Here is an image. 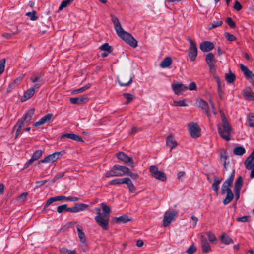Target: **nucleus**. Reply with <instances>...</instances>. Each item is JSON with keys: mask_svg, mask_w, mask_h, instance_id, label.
I'll return each instance as SVG.
<instances>
[{"mask_svg": "<svg viewBox=\"0 0 254 254\" xmlns=\"http://www.w3.org/2000/svg\"><path fill=\"white\" fill-rule=\"evenodd\" d=\"M110 16L117 35L131 47H136L137 46V41L130 33L124 31L122 27L119 19L113 14H111Z\"/></svg>", "mask_w": 254, "mask_h": 254, "instance_id": "nucleus-1", "label": "nucleus"}, {"mask_svg": "<svg viewBox=\"0 0 254 254\" xmlns=\"http://www.w3.org/2000/svg\"><path fill=\"white\" fill-rule=\"evenodd\" d=\"M102 209L103 215L102 216L101 210L99 208H95L97 215L95 217L96 222L103 229L107 230L108 229L110 215L111 211L109 206L104 203L100 204Z\"/></svg>", "mask_w": 254, "mask_h": 254, "instance_id": "nucleus-2", "label": "nucleus"}, {"mask_svg": "<svg viewBox=\"0 0 254 254\" xmlns=\"http://www.w3.org/2000/svg\"><path fill=\"white\" fill-rule=\"evenodd\" d=\"M220 112L223 123L217 125L218 133L221 138L228 141L231 140L232 128L224 112L221 111Z\"/></svg>", "mask_w": 254, "mask_h": 254, "instance_id": "nucleus-3", "label": "nucleus"}, {"mask_svg": "<svg viewBox=\"0 0 254 254\" xmlns=\"http://www.w3.org/2000/svg\"><path fill=\"white\" fill-rule=\"evenodd\" d=\"M235 173V170H233L229 177L224 181L222 186L221 193L224 194L225 193H227V196L223 201L225 205L229 204L234 198V194L231 190V187L232 186L233 183Z\"/></svg>", "mask_w": 254, "mask_h": 254, "instance_id": "nucleus-4", "label": "nucleus"}, {"mask_svg": "<svg viewBox=\"0 0 254 254\" xmlns=\"http://www.w3.org/2000/svg\"><path fill=\"white\" fill-rule=\"evenodd\" d=\"M35 112L34 108H31L25 114L24 116L22 118L19 119L16 124L13 127V130L16 129V133L15 136V139H16L19 134L21 133L22 128L23 127L25 124V122H29L32 119Z\"/></svg>", "mask_w": 254, "mask_h": 254, "instance_id": "nucleus-5", "label": "nucleus"}, {"mask_svg": "<svg viewBox=\"0 0 254 254\" xmlns=\"http://www.w3.org/2000/svg\"><path fill=\"white\" fill-rule=\"evenodd\" d=\"M128 171V168L127 167L115 164L111 170L106 172L105 176L107 178L122 176L126 174Z\"/></svg>", "mask_w": 254, "mask_h": 254, "instance_id": "nucleus-6", "label": "nucleus"}, {"mask_svg": "<svg viewBox=\"0 0 254 254\" xmlns=\"http://www.w3.org/2000/svg\"><path fill=\"white\" fill-rule=\"evenodd\" d=\"M205 61L209 67V72L211 75H214L216 72V60L214 54L208 53L206 55Z\"/></svg>", "mask_w": 254, "mask_h": 254, "instance_id": "nucleus-7", "label": "nucleus"}, {"mask_svg": "<svg viewBox=\"0 0 254 254\" xmlns=\"http://www.w3.org/2000/svg\"><path fill=\"white\" fill-rule=\"evenodd\" d=\"M178 212L175 211H167L164 214V218L163 220V225L164 227L168 226L172 221L175 220L178 216Z\"/></svg>", "mask_w": 254, "mask_h": 254, "instance_id": "nucleus-8", "label": "nucleus"}, {"mask_svg": "<svg viewBox=\"0 0 254 254\" xmlns=\"http://www.w3.org/2000/svg\"><path fill=\"white\" fill-rule=\"evenodd\" d=\"M149 171L152 176L156 179L164 182L167 180L166 176L164 172L158 170V168L154 165H152L149 168Z\"/></svg>", "mask_w": 254, "mask_h": 254, "instance_id": "nucleus-9", "label": "nucleus"}, {"mask_svg": "<svg viewBox=\"0 0 254 254\" xmlns=\"http://www.w3.org/2000/svg\"><path fill=\"white\" fill-rule=\"evenodd\" d=\"M190 46L188 49V56L191 61H194L197 56V48L195 42L189 39Z\"/></svg>", "mask_w": 254, "mask_h": 254, "instance_id": "nucleus-10", "label": "nucleus"}, {"mask_svg": "<svg viewBox=\"0 0 254 254\" xmlns=\"http://www.w3.org/2000/svg\"><path fill=\"white\" fill-rule=\"evenodd\" d=\"M189 132L191 136L193 138H196L200 136V128L198 125L194 122L188 125Z\"/></svg>", "mask_w": 254, "mask_h": 254, "instance_id": "nucleus-11", "label": "nucleus"}, {"mask_svg": "<svg viewBox=\"0 0 254 254\" xmlns=\"http://www.w3.org/2000/svg\"><path fill=\"white\" fill-rule=\"evenodd\" d=\"M117 157L118 159L124 162L126 164H127L131 167H134L135 164L133 159L127 156L125 153L123 152H120L117 154Z\"/></svg>", "mask_w": 254, "mask_h": 254, "instance_id": "nucleus-12", "label": "nucleus"}, {"mask_svg": "<svg viewBox=\"0 0 254 254\" xmlns=\"http://www.w3.org/2000/svg\"><path fill=\"white\" fill-rule=\"evenodd\" d=\"M61 155L60 152H56L46 156L44 159L39 161L38 164L41 163H53L60 158Z\"/></svg>", "mask_w": 254, "mask_h": 254, "instance_id": "nucleus-13", "label": "nucleus"}, {"mask_svg": "<svg viewBox=\"0 0 254 254\" xmlns=\"http://www.w3.org/2000/svg\"><path fill=\"white\" fill-rule=\"evenodd\" d=\"M173 91L175 94L180 95L188 89V87L182 83H177L172 84Z\"/></svg>", "mask_w": 254, "mask_h": 254, "instance_id": "nucleus-14", "label": "nucleus"}, {"mask_svg": "<svg viewBox=\"0 0 254 254\" xmlns=\"http://www.w3.org/2000/svg\"><path fill=\"white\" fill-rule=\"evenodd\" d=\"M240 69L241 71L243 72L246 78L248 80H251L252 81L254 82V74L253 73V72L243 64H240Z\"/></svg>", "mask_w": 254, "mask_h": 254, "instance_id": "nucleus-15", "label": "nucleus"}, {"mask_svg": "<svg viewBox=\"0 0 254 254\" xmlns=\"http://www.w3.org/2000/svg\"><path fill=\"white\" fill-rule=\"evenodd\" d=\"M214 44L213 42L205 41L200 44V49L203 52H209L214 48Z\"/></svg>", "mask_w": 254, "mask_h": 254, "instance_id": "nucleus-16", "label": "nucleus"}, {"mask_svg": "<svg viewBox=\"0 0 254 254\" xmlns=\"http://www.w3.org/2000/svg\"><path fill=\"white\" fill-rule=\"evenodd\" d=\"M196 103L198 104V106L199 108L205 111L207 116L210 117L211 114L209 110V106L207 103L201 98L198 99Z\"/></svg>", "mask_w": 254, "mask_h": 254, "instance_id": "nucleus-17", "label": "nucleus"}, {"mask_svg": "<svg viewBox=\"0 0 254 254\" xmlns=\"http://www.w3.org/2000/svg\"><path fill=\"white\" fill-rule=\"evenodd\" d=\"M69 100L72 104L81 105L87 103L89 98L87 96H80L79 97H71Z\"/></svg>", "mask_w": 254, "mask_h": 254, "instance_id": "nucleus-18", "label": "nucleus"}, {"mask_svg": "<svg viewBox=\"0 0 254 254\" xmlns=\"http://www.w3.org/2000/svg\"><path fill=\"white\" fill-rule=\"evenodd\" d=\"M53 116V115L52 113L47 114L45 116H43L42 118H41L38 121L34 123L33 125L34 127H37L45 123H48L50 121Z\"/></svg>", "mask_w": 254, "mask_h": 254, "instance_id": "nucleus-19", "label": "nucleus"}, {"mask_svg": "<svg viewBox=\"0 0 254 254\" xmlns=\"http://www.w3.org/2000/svg\"><path fill=\"white\" fill-rule=\"evenodd\" d=\"M126 78H128V75L126 74L122 75L120 78L118 77V82L121 86H127L131 84L132 77L130 76L128 81H127Z\"/></svg>", "mask_w": 254, "mask_h": 254, "instance_id": "nucleus-20", "label": "nucleus"}, {"mask_svg": "<svg viewBox=\"0 0 254 254\" xmlns=\"http://www.w3.org/2000/svg\"><path fill=\"white\" fill-rule=\"evenodd\" d=\"M68 138L73 140H75L79 142H84L83 139L79 135L74 133H64L61 136V139L63 138Z\"/></svg>", "mask_w": 254, "mask_h": 254, "instance_id": "nucleus-21", "label": "nucleus"}, {"mask_svg": "<svg viewBox=\"0 0 254 254\" xmlns=\"http://www.w3.org/2000/svg\"><path fill=\"white\" fill-rule=\"evenodd\" d=\"M66 198H67V197L64 195L50 197L47 200L46 203L44 206V210H45L46 208L49 206L50 205H51L52 203L55 201H60L63 199L66 200Z\"/></svg>", "mask_w": 254, "mask_h": 254, "instance_id": "nucleus-22", "label": "nucleus"}, {"mask_svg": "<svg viewBox=\"0 0 254 254\" xmlns=\"http://www.w3.org/2000/svg\"><path fill=\"white\" fill-rule=\"evenodd\" d=\"M201 238V245L202 250L204 253H208L211 251V247L207 241V239L203 236L202 235Z\"/></svg>", "mask_w": 254, "mask_h": 254, "instance_id": "nucleus-23", "label": "nucleus"}, {"mask_svg": "<svg viewBox=\"0 0 254 254\" xmlns=\"http://www.w3.org/2000/svg\"><path fill=\"white\" fill-rule=\"evenodd\" d=\"M132 220L131 217H129L127 215H123L119 217L113 218V221L117 224L126 223Z\"/></svg>", "mask_w": 254, "mask_h": 254, "instance_id": "nucleus-24", "label": "nucleus"}, {"mask_svg": "<svg viewBox=\"0 0 254 254\" xmlns=\"http://www.w3.org/2000/svg\"><path fill=\"white\" fill-rule=\"evenodd\" d=\"M123 184H126L130 192L133 193L136 190V188L132 183L131 179L129 178H124L123 180Z\"/></svg>", "mask_w": 254, "mask_h": 254, "instance_id": "nucleus-25", "label": "nucleus"}, {"mask_svg": "<svg viewBox=\"0 0 254 254\" xmlns=\"http://www.w3.org/2000/svg\"><path fill=\"white\" fill-rule=\"evenodd\" d=\"M166 142V144L169 146L170 150H172L178 145V143L174 139L173 136L172 134L167 136Z\"/></svg>", "mask_w": 254, "mask_h": 254, "instance_id": "nucleus-26", "label": "nucleus"}, {"mask_svg": "<svg viewBox=\"0 0 254 254\" xmlns=\"http://www.w3.org/2000/svg\"><path fill=\"white\" fill-rule=\"evenodd\" d=\"M78 237L81 242H86V238L84 232H83L82 227L80 225L76 226Z\"/></svg>", "mask_w": 254, "mask_h": 254, "instance_id": "nucleus-27", "label": "nucleus"}, {"mask_svg": "<svg viewBox=\"0 0 254 254\" xmlns=\"http://www.w3.org/2000/svg\"><path fill=\"white\" fill-rule=\"evenodd\" d=\"M243 95L246 100L254 101V96L253 95V92H252L250 88H248L245 90L243 92Z\"/></svg>", "mask_w": 254, "mask_h": 254, "instance_id": "nucleus-28", "label": "nucleus"}, {"mask_svg": "<svg viewBox=\"0 0 254 254\" xmlns=\"http://www.w3.org/2000/svg\"><path fill=\"white\" fill-rule=\"evenodd\" d=\"M172 62L170 57H167L160 63V66L163 68H167L170 66Z\"/></svg>", "mask_w": 254, "mask_h": 254, "instance_id": "nucleus-29", "label": "nucleus"}, {"mask_svg": "<svg viewBox=\"0 0 254 254\" xmlns=\"http://www.w3.org/2000/svg\"><path fill=\"white\" fill-rule=\"evenodd\" d=\"M244 165L248 170L254 168V158L249 156L244 162Z\"/></svg>", "mask_w": 254, "mask_h": 254, "instance_id": "nucleus-30", "label": "nucleus"}, {"mask_svg": "<svg viewBox=\"0 0 254 254\" xmlns=\"http://www.w3.org/2000/svg\"><path fill=\"white\" fill-rule=\"evenodd\" d=\"M35 93V91L31 88L24 92L22 97V101H25L30 99Z\"/></svg>", "mask_w": 254, "mask_h": 254, "instance_id": "nucleus-31", "label": "nucleus"}, {"mask_svg": "<svg viewBox=\"0 0 254 254\" xmlns=\"http://www.w3.org/2000/svg\"><path fill=\"white\" fill-rule=\"evenodd\" d=\"M74 207L75 213H77L85 210L88 208V205L84 203H76Z\"/></svg>", "mask_w": 254, "mask_h": 254, "instance_id": "nucleus-32", "label": "nucleus"}, {"mask_svg": "<svg viewBox=\"0 0 254 254\" xmlns=\"http://www.w3.org/2000/svg\"><path fill=\"white\" fill-rule=\"evenodd\" d=\"M222 178H220L219 179H215L212 184V188L215 190V192L217 195L218 194L219 192V186L220 183L222 181Z\"/></svg>", "mask_w": 254, "mask_h": 254, "instance_id": "nucleus-33", "label": "nucleus"}, {"mask_svg": "<svg viewBox=\"0 0 254 254\" xmlns=\"http://www.w3.org/2000/svg\"><path fill=\"white\" fill-rule=\"evenodd\" d=\"M220 239L221 242L226 245L233 243V240L225 234H223L221 235Z\"/></svg>", "mask_w": 254, "mask_h": 254, "instance_id": "nucleus-34", "label": "nucleus"}, {"mask_svg": "<svg viewBox=\"0 0 254 254\" xmlns=\"http://www.w3.org/2000/svg\"><path fill=\"white\" fill-rule=\"evenodd\" d=\"M246 152L245 149L242 146L235 147L233 150V153L235 155L242 156Z\"/></svg>", "mask_w": 254, "mask_h": 254, "instance_id": "nucleus-35", "label": "nucleus"}, {"mask_svg": "<svg viewBox=\"0 0 254 254\" xmlns=\"http://www.w3.org/2000/svg\"><path fill=\"white\" fill-rule=\"evenodd\" d=\"M243 179L241 176H239L236 180L234 185V190H241L243 186Z\"/></svg>", "mask_w": 254, "mask_h": 254, "instance_id": "nucleus-36", "label": "nucleus"}, {"mask_svg": "<svg viewBox=\"0 0 254 254\" xmlns=\"http://www.w3.org/2000/svg\"><path fill=\"white\" fill-rule=\"evenodd\" d=\"M43 151L41 150H38L35 151L31 158V160L34 162L38 160L42 155Z\"/></svg>", "mask_w": 254, "mask_h": 254, "instance_id": "nucleus-37", "label": "nucleus"}, {"mask_svg": "<svg viewBox=\"0 0 254 254\" xmlns=\"http://www.w3.org/2000/svg\"><path fill=\"white\" fill-rule=\"evenodd\" d=\"M247 122L248 125L254 129V115L252 114L247 115Z\"/></svg>", "mask_w": 254, "mask_h": 254, "instance_id": "nucleus-38", "label": "nucleus"}, {"mask_svg": "<svg viewBox=\"0 0 254 254\" xmlns=\"http://www.w3.org/2000/svg\"><path fill=\"white\" fill-rule=\"evenodd\" d=\"M73 1L74 0H65L63 1L59 7V10H61L63 8L69 6L73 2Z\"/></svg>", "mask_w": 254, "mask_h": 254, "instance_id": "nucleus-39", "label": "nucleus"}, {"mask_svg": "<svg viewBox=\"0 0 254 254\" xmlns=\"http://www.w3.org/2000/svg\"><path fill=\"white\" fill-rule=\"evenodd\" d=\"M225 79L228 83H232L235 80L236 76L234 73L230 71L229 74H226Z\"/></svg>", "mask_w": 254, "mask_h": 254, "instance_id": "nucleus-40", "label": "nucleus"}, {"mask_svg": "<svg viewBox=\"0 0 254 254\" xmlns=\"http://www.w3.org/2000/svg\"><path fill=\"white\" fill-rule=\"evenodd\" d=\"M99 49L101 51H106L108 53H111L113 50L112 47L110 46L107 43H104L101 45Z\"/></svg>", "mask_w": 254, "mask_h": 254, "instance_id": "nucleus-41", "label": "nucleus"}, {"mask_svg": "<svg viewBox=\"0 0 254 254\" xmlns=\"http://www.w3.org/2000/svg\"><path fill=\"white\" fill-rule=\"evenodd\" d=\"M228 158L227 151L224 149H222L220 152V161L226 164V160Z\"/></svg>", "mask_w": 254, "mask_h": 254, "instance_id": "nucleus-42", "label": "nucleus"}, {"mask_svg": "<svg viewBox=\"0 0 254 254\" xmlns=\"http://www.w3.org/2000/svg\"><path fill=\"white\" fill-rule=\"evenodd\" d=\"M222 21H213L209 24V29L211 30L212 29L220 26L222 25Z\"/></svg>", "mask_w": 254, "mask_h": 254, "instance_id": "nucleus-43", "label": "nucleus"}, {"mask_svg": "<svg viewBox=\"0 0 254 254\" xmlns=\"http://www.w3.org/2000/svg\"><path fill=\"white\" fill-rule=\"evenodd\" d=\"M123 95L127 99V101L125 103L126 105L129 104L133 100V96L130 93H124Z\"/></svg>", "mask_w": 254, "mask_h": 254, "instance_id": "nucleus-44", "label": "nucleus"}, {"mask_svg": "<svg viewBox=\"0 0 254 254\" xmlns=\"http://www.w3.org/2000/svg\"><path fill=\"white\" fill-rule=\"evenodd\" d=\"M91 84L90 83L87 84L82 87H81L79 89L74 90L72 92V93H81V92L84 91L85 90H86V89H89L91 87Z\"/></svg>", "mask_w": 254, "mask_h": 254, "instance_id": "nucleus-45", "label": "nucleus"}, {"mask_svg": "<svg viewBox=\"0 0 254 254\" xmlns=\"http://www.w3.org/2000/svg\"><path fill=\"white\" fill-rule=\"evenodd\" d=\"M123 178H118L112 180H111L109 182V185H121L123 184Z\"/></svg>", "mask_w": 254, "mask_h": 254, "instance_id": "nucleus-46", "label": "nucleus"}, {"mask_svg": "<svg viewBox=\"0 0 254 254\" xmlns=\"http://www.w3.org/2000/svg\"><path fill=\"white\" fill-rule=\"evenodd\" d=\"M214 78L216 80V81L218 85V94H220V89L221 88L222 82L221 79L217 76L216 75V73L214 75H212Z\"/></svg>", "mask_w": 254, "mask_h": 254, "instance_id": "nucleus-47", "label": "nucleus"}, {"mask_svg": "<svg viewBox=\"0 0 254 254\" xmlns=\"http://www.w3.org/2000/svg\"><path fill=\"white\" fill-rule=\"evenodd\" d=\"M206 234H207V237L209 239V241L210 242L213 243V242H215L216 241V240H217L216 237L212 232L209 231V232H207Z\"/></svg>", "mask_w": 254, "mask_h": 254, "instance_id": "nucleus-48", "label": "nucleus"}, {"mask_svg": "<svg viewBox=\"0 0 254 254\" xmlns=\"http://www.w3.org/2000/svg\"><path fill=\"white\" fill-rule=\"evenodd\" d=\"M224 36L227 40L230 42L234 41L236 39V37L234 35L231 34L229 32H225L224 33Z\"/></svg>", "mask_w": 254, "mask_h": 254, "instance_id": "nucleus-49", "label": "nucleus"}, {"mask_svg": "<svg viewBox=\"0 0 254 254\" xmlns=\"http://www.w3.org/2000/svg\"><path fill=\"white\" fill-rule=\"evenodd\" d=\"M126 174L130 176L132 179L135 180L138 178L139 175L137 173L131 172L128 168V171L126 173Z\"/></svg>", "mask_w": 254, "mask_h": 254, "instance_id": "nucleus-50", "label": "nucleus"}, {"mask_svg": "<svg viewBox=\"0 0 254 254\" xmlns=\"http://www.w3.org/2000/svg\"><path fill=\"white\" fill-rule=\"evenodd\" d=\"M36 12L33 11L32 12H29L26 13V15L30 18V19L32 21L36 20L38 19V17L36 15Z\"/></svg>", "mask_w": 254, "mask_h": 254, "instance_id": "nucleus-51", "label": "nucleus"}, {"mask_svg": "<svg viewBox=\"0 0 254 254\" xmlns=\"http://www.w3.org/2000/svg\"><path fill=\"white\" fill-rule=\"evenodd\" d=\"M197 250L196 247L193 245H191L186 251V252L188 254H193Z\"/></svg>", "mask_w": 254, "mask_h": 254, "instance_id": "nucleus-52", "label": "nucleus"}, {"mask_svg": "<svg viewBox=\"0 0 254 254\" xmlns=\"http://www.w3.org/2000/svg\"><path fill=\"white\" fill-rule=\"evenodd\" d=\"M174 104L176 106H179L180 107H185L187 106V104L185 103V100L174 101Z\"/></svg>", "mask_w": 254, "mask_h": 254, "instance_id": "nucleus-53", "label": "nucleus"}, {"mask_svg": "<svg viewBox=\"0 0 254 254\" xmlns=\"http://www.w3.org/2000/svg\"><path fill=\"white\" fill-rule=\"evenodd\" d=\"M6 62L5 59H3L1 60L0 63V75L2 74L5 68V64Z\"/></svg>", "mask_w": 254, "mask_h": 254, "instance_id": "nucleus-54", "label": "nucleus"}, {"mask_svg": "<svg viewBox=\"0 0 254 254\" xmlns=\"http://www.w3.org/2000/svg\"><path fill=\"white\" fill-rule=\"evenodd\" d=\"M226 22L231 28H234L235 27L236 24L231 17H228L226 20Z\"/></svg>", "mask_w": 254, "mask_h": 254, "instance_id": "nucleus-55", "label": "nucleus"}, {"mask_svg": "<svg viewBox=\"0 0 254 254\" xmlns=\"http://www.w3.org/2000/svg\"><path fill=\"white\" fill-rule=\"evenodd\" d=\"M67 208V204H63L59 206L57 208V211L58 213H62L64 211H66Z\"/></svg>", "mask_w": 254, "mask_h": 254, "instance_id": "nucleus-56", "label": "nucleus"}, {"mask_svg": "<svg viewBox=\"0 0 254 254\" xmlns=\"http://www.w3.org/2000/svg\"><path fill=\"white\" fill-rule=\"evenodd\" d=\"M234 8L235 10L239 11L242 8V6L241 3L238 1L236 0L234 5Z\"/></svg>", "mask_w": 254, "mask_h": 254, "instance_id": "nucleus-57", "label": "nucleus"}, {"mask_svg": "<svg viewBox=\"0 0 254 254\" xmlns=\"http://www.w3.org/2000/svg\"><path fill=\"white\" fill-rule=\"evenodd\" d=\"M24 75H22L21 76H20L18 78H17L16 79L14 80L13 82H12V83H14V85L16 87L18 85L20 84V83L21 82V81L23 80V78L24 77Z\"/></svg>", "mask_w": 254, "mask_h": 254, "instance_id": "nucleus-58", "label": "nucleus"}, {"mask_svg": "<svg viewBox=\"0 0 254 254\" xmlns=\"http://www.w3.org/2000/svg\"><path fill=\"white\" fill-rule=\"evenodd\" d=\"M249 216H244L242 217H238L236 219L238 222H246L248 221Z\"/></svg>", "mask_w": 254, "mask_h": 254, "instance_id": "nucleus-59", "label": "nucleus"}, {"mask_svg": "<svg viewBox=\"0 0 254 254\" xmlns=\"http://www.w3.org/2000/svg\"><path fill=\"white\" fill-rule=\"evenodd\" d=\"M188 88L190 91L196 90L197 86L195 83L194 82H191L188 87Z\"/></svg>", "mask_w": 254, "mask_h": 254, "instance_id": "nucleus-60", "label": "nucleus"}, {"mask_svg": "<svg viewBox=\"0 0 254 254\" xmlns=\"http://www.w3.org/2000/svg\"><path fill=\"white\" fill-rule=\"evenodd\" d=\"M65 173L63 172L62 173L57 174L54 178L53 182H54L56 181L58 179L64 177V176Z\"/></svg>", "mask_w": 254, "mask_h": 254, "instance_id": "nucleus-61", "label": "nucleus"}, {"mask_svg": "<svg viewBox=\"0 0 254 254\" xmlns=\"http://www.w3.org/2000/svg\"><path fill=\"white\" fill-rule=\"evenodd\" d=\"M16 86L14 85V83H10L9 84L8 87L7 88V92L8 93L11 92L13 89H14Z\"/></svg>", "mask_w": 254, "mask_h": 254, "instance_id": "nucleus-62", "label": "nucleus"}, {"mask_svg": "<svg viewBox=\"0 0 254 254\" xmlns=\"http://www.w3.org/2000/svg\"><path fill=\"white\" fill-rule=\"evenodd\" d=\"M79 200V198L77 197L68 196L66 198V200L68 201L75 202Z\"/></svg>", "mask_w": 254, "mask_h": 254, "instance_id": "nucleus-63", "label": "nucleus"}, {"mask_svg": "<svg viewBox=\"0 0 254 254\" xmlns=\"http://www.w3.org/2000/svg\"><path fill=\"white\" fill-rule=\"evenodd\" d=\"M69 250L66 248L62 247L60 249V252L62 254H67Z\"/></svg>", "mask_w": 254, "mask_h": 254, "instance_id": "nucleus-64", "label": "nucleus"}]
</instances>
